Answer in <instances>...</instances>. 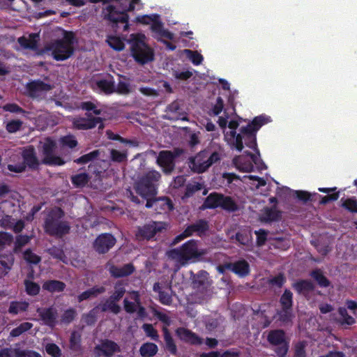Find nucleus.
I'll return each instance as SVG.
<instances>
[{
    "mask_svg": "<svg viewBox=\"0 0 357 357\" xmlns=\"http://www.w3.org/2000/svg\"><path fill=\"white\" fill-rule=\"evenodd\" d=\"M114 236L109 233L100 234L94 241L93 247L99 254L107 253L116 243Z\"/></svg>",
    "mask_w": 357,
    "mask_h": 357,
    "instance_id": "2eb2a0df",
    "label": "nucleus"
},
{
    "mask_svg": "<svg viewBox=\"0 0 357 357\" xmlns=\"http://www.w3.org/2000/svg\"><path fill=\"white\" fill-rule=\"evenodd\" d=\"M70 349L74 351H79L81 350V340L79 335H77L75 332L72 333L70 338Z\"/></svg>",
    "mask_w": 357,
    "mask_h": 357,
    "instance_id": "0e129e2a",
    "label": "nucleus"
},
{
    "mask_svg": "<svg viewBox=\"0 0 357 357\" xmlns=\"http://www.w3.org/2000/svg\"><path fill=\"white\" fill-rule=\"evenodd\" d=\"M142 33L131 34L130 39L131 56L139 65L144 66L155 59V53L145 41Z\"/></svg>",
    "mask_w": 357,
    "mask_h": 357,
    "instance_id": "20e7f679",
    "label": "nucleus"
},
{
    "mask_svg": "<svg viewBox=\"0 0 357 357\" xmlns=\"http://www.w3.org/2000/svg\"><path fill=\"white\" fill-rule=\"evenodd\" d=\"M16 357H42L41 355L32 350L15 349Z\"/></svg>",
    "mask_w": 357,
    "mask_h": 357,
    "instance_id": "774afa93",
    "label": "nucleus"
},
{
    "mask_svg": "<svg viewBox=\"0 0 357 357\" xmlns=\"http://www.w3.org/2000/svg\"><path fill=\"white\" fill-rule=\"evenodd\" d=\"M24 283L28 295L36 296L39 294L40 287L38 284L29 280H25Z\"/></svg>",
    "mask_w": 357,
    "mask_h": 357,
    "instance_id": "603ef678",
    "label": "nucleus"
},
{
    "mask_svg": "<svg viewBox=\"0 0 357 357\" xmlns=\"http://www.w3.org/2000/svg\"><path fill=\"white\" fill-rule=\"evenodd\" d=\"M33 327V324L30 322H23L20 324L17 327L13 328L10 333V335L11 337H18L21 335L22 333L29 331Z\"/></svg>",
    "mask_w": 357,
    "mask_h": 357,
    "instance_id": "09e8293b",
    "label": "nucleus"
},
{
    "mask_svg": "<svg viewBox=\"0 0 357 357\" xmlns=\"http://www.w3.org/2000/svg\"><path fill=\"white\" fill-rule=\"evenodd\" d=\"M53 88V85L45 83L40 79H34L26 84L25 94L32 99L40 100L45 99L47 93L52 90Z\"/></svg>",
    "mask_w": 357,
    "mask_h": 357,
    "instance_id": "6e6552de",
    "label": "nucleus"
},
{
    "mask_svg": "<svg viewBox=\"0 0 357 357\" xmlns=\"http://www.w3.org/2000/svg\"><path fill=\"white\" fill-rule=\"evenodd\" d=\"M282 218V213L276 209L267 208L261 217V220L265 222L279 221Z\"/></svg>",
    "mask_w": 357,
    "mask_h": 357,
    "instance_id": "4c0bfd02",
    "label": "nucleus"
},
{
    "mask_svg": "<svg viewBox=\"0 0 357 357\" xmlns=\"http://www.w3.org/2000/svg\"><path fill=\"white\" fill-rule=\"evenodd\" d=\"M162 222L153 221L151 223L146 224L138 227L136 232V238L139 241L150 240L153 238L158 232L165 229Z\"/></svg>",
    "mask_w": 357,
    "mask_h": 357,
    "instance_id": "ddd939ff",
    "label": "nucleus"
},
{
    "mask_svg": "<svg viewBox=\"0 0 357 357\" xmlns=\"http://www.w3.org/2000/svg\"><path fill=\"white\" fill-rule=\"evenodd\" d=\"M95 84L98 89L105 94H112L115 92L114 82L113 80L101 79L96 80Z\"/></svg>",
    "mask_w": 357,
    "mask_h": 357,
    "instance_id": "72a5a7b5",
    "label": "nucleus"
},
{
    "mask_svg": "<svg viewBox=\"0 0 357 357\" xmlns=\"http://www.w3.org/2000/svg\"><path fill=\"white\" fill-rule=\"evenodd\" d=\"M66 285L63 282L56 280H49L43 284V289L50 293L62 292L64 291Z\"/></svg>",
    "mask_w": 357,
    "mask_h": 357,
    "instance_id": "cd10ccee",
    "label": "nucleus"
},
{
    "mask_svg": "<svg viewBox=\"0 0 357 357\" xmlns=\"http://www.w3.org/2000/svg\"><path fill=\"white\" fill-rule=\"evenodd\" d=\"M142 328L146 336L151 337L154 341L159 340V335L158 331L151 324H144Z\"/></svg>",
    "mask_w": 357,
    "mask_h": 357,
    "instance_id": "4d7b16f0",
    "label": "nucleus"
},
{
    "mask_svg": "<svg viewBox=\"0 0 357 357\" xmlns=\"http://www.w3.org/2000/svg\"><path fill=\"white\" fill-rule=\"evenodd\" d=\"M341 206L352 213H357V199L351 197L342 201Z\"/></svg>",
    "mask_w": 357,
    "mask_h": 357,
    "instance_id": "5fc2aeb1",
    "label": "nucleus"
},
{
    "mask_svg": "<svg viewBox=\"0 0 357 357\" xmlns=\"http://www.w3.org/2000/svg\"><path fill=\"white\" fill-rule=\"evenodd\" d=\"M220 208L229 211L234 212L238 210V206L236 202L229 196L222 195Z\"/></svg>",
    "mask_w": 357,
    "mask_h": 357,
    "instance_id": "ea45409f",
    "label": "nucleus"
},
{
    "mask_svg": "<svg viewBox=\"0 0 357 357\" xmlns=\"http://www.w3.org/2000/svg\"><path fill=\"white\" fill-rule=\"evenodd\" d=\"M23 160L22 163L26 165V168L31 170H38L42 162L37 157L36 149L33 145H29L23 147L21 152Z\"/></svg>",
    "mask_w": 357,
    "mask_h": 357,
    "instance_id": "4468645a",
    "label": "nucleus"
},
{
    "mask_svg": "<svg viewBox=\"0 0 357 357\" xmlns=\"http://www.w3.org/2000/svg\"><path fill=\"white\" fill-rule=\"evenodd\" d=\"M23 122L19 119L11 120L6 126V129L9 133H14L20 130L22 126Z\"/></svg>",
    "mask_w": 357,
    "mask_h": 357,
    "instance_id": "680f3d73",
    "label": "nucleus"
},
{
    "mask_svg": "<svg viewBox=\"0 0 357 357\" xmlns=\"http://www.w3.org/2000/svg\"><path fill=\"white\" fill-rule=\"evenodd\" d=\"M161 174L156 170H150L145 173L136 183L135 190L144 199L157 194L158 181Z\"/></svg>",
    "mask_w": 357,
    "mask_h": 357,
    "instance_id": "423d86ee",
    "label": "nucleus"
},
{
    "mask_svg": "<svg viewBox=\"0 0 357 357\" xmlns=\"http://www.w3.org/2000/svg\"><path fill=\"white\" fill-rule=\"evenodd\" d=\"M155 20L151 24V31L155 34L154 36L158 40H160V38H165L169 40L174 38V34L169 30L164 28L162 22L160 20V15L154 14Z\"/></svg>",
    "mask_w": 357,
    "mask_h": 357,
    "instance_id": "aec40b11",
    "label": "nucleus"
},
{
    "mask_svg": "<svg viewBox=\"0 0 357 357\" xmlns=\"http://www.w3.org/2000/svg\"><path fill=\"white\" fill-rule=\"evenodd\" d=\"M36 312L39 317V321L45 326L54 328L58 324L59 313L56 308L53 306L48 307H38Z\"/></svg>",
    "mask_w": 357,
    "mask_h": 357,
    "instance_id": "f8f14e48",
    "label": "nucleus"
},
{
    "mask_svg": "<svg viewBox=\"0 0 357 357\" xmlns=\"http://www.w3.org/2000/svg\"><path fill=\"white\" fill-rule=\"evenodd\" d=\"M268 342L277 346L275 352L278 357H285L289 350V342L285 339V333L283 330L271 331L267 336Z\"/></svg>",
    "mask_w": 357,
    "mask_h": 357,
    "instance_id": "9d476101",
    "label": "nucleus"
},
{
    "mask_svg": "<svg viewBox=\"0 0 357 357\" xmlns=\"http://www.w3.org/2000/svg\"><path fill=\"white\" fill-rule=\"evenodd\" d=\"M185 52L194 65L198 66L202 63L204 58L200 53L191 50H185Z\"/></svg>",
    "mask_w": 357,
    "mask_h": 357,
    "instance_id": "6e6d98bb",
    "label": "nucleus"
},
{
    "mask_svg": "<svg viewBox=\"0 0 357 357\" xmlns=\"http://www.w3.org/2000/svg\"><path fill=\"white\" fill-rule=\"evenodd\" d=\"M294 193L296 195V197L298 200L302 201L304 203L314 201V197H320V195L317 193L314 192L313 194H311L304 190H296Z\"/></svg>",
    "mask_w": 357,
    "mask_h": 357,
    "instance_id": "8fccbe9b",
    "label": "nucleus"
},
{
    "mask_svg": "<svg viewBox=\"0 0 357 357\" xmlns=\"http://www.w3.org/2000/svg\"><path fill=\"white\" fill-rule=\"evenodd\" d=\"M60 145L63 148L75 149L78 145V142L73 135H67L59 139Z\"/></svg>",
    "mask_w": 357,
    "mask_h": 357,
    "instance_id": "58836bf2",
    "label": "nucleus"
},
{
    "mask_svg": "<svg viewBox=\"0 0 357 357\" xmlns=\"http://www.w3.org/2000/svg\"><path fill=\"white\" fill-rule=\"evenodd\" d=\"M105 291L106 289L103 286H94L78 295L77 301L79 303H81L91 297H97L99 294L105 293Z\"/></svg>",
    "mask_w": 357,
    "mask_h": 357,
    "instance_id": "bb28decb",
    "label": "nucleus"
},
{
    "mask_svg": "<svg viewBox=\"0 0 357 357\" xmlns=\"http://www.w3.org/2000/svg\"><path fill=\"white\" fill-rule=\"evenodd\" d=\"M205 254L204 250L199 249L198 241L195 239H190L180 247L167 252L168 258L174 261L179 266H186L189 264L199 261Z\"/></svg>",
    "mask_w": 357,
    "mask_h": 357,
    "instance_id": "f257e3e1",
    "label": "nucleus"
},
{
    "mask_svg": "<svg viewBox=\"0 0 357 357\" xmlns=\"http://www.w3.org/2000/svg\"><path fill=\"white\" fill-rule=\"evenodd\" d=\"M89 176L86 173H80L71 177L73 185L77 188H82L89 182Z\"/></svg>",
    "mask_w": 357,
    "mask_h": 357,
    "instance_id": "c03bdc74",
    "label": "nucleus"
},
{
    "mask_svg": "<svg viewBox=\"0 0 357 357\" xmlns=\"http://www.w3.org/2000/svg\"><path fill=\"white\" fill-rule=\"evenodd\" d=\"M135 8V5L131 2L126 9L122 10H119L114 5H109L103 10L104 18L109 21L113 27L118 26L119 24H124L123 30L127 31L129 29V15L128 13L134 11Z\"/></svg>",
    "mask_w": 357,
    "mask_h": 357,
    "instance_id": "0eeeda50",
    "label": "nucleus"
},
{
    "mask_svg": "<svg viewBox=\"0 0 357 357\" xmlns=\"http://www.w3.org/2000/svg\"><path fill=\"white\" fill-rule=\"evenodd\" d=\"M294 289L298 293L310 292L314 290V284L308 280H299L293 284Z\"/></svg>",
    "mask_w": 357,
    "mask_h": 357,
    "instance_id": "f704fd0d",
    "label": "nucleus"
},
{
    "mask_svg": "<svg viewBox=\"0 0 357 357\" xmlns=\"http://www.w3.org/2000/svg\"><path fill=\"white\" fill-rule=\"evenodd\" d=\"M229 135L234 139V145L237 151L241 152L243 149V137L241 134H236V130H231Z\"/></svg>",
    "mask_w": 357,
    "mask_h": 357,
    "instance_id": "bf43d9fd",
    "label": "nucleus"
},
{
    "mask_svg": "<svg viewBox=\"0 0 357 357\" xmlns=\"http://www.w3.org/2000/svg\"><path fill=\"white\" fill-rule=\"evenodd\" d=\"M14 264V257L12 254L0 255V279L6 276Z\"/></svg>",
    "mask_w": 357,
    "mask_h": 357,
    "instance_id": "393cba45",
    "label": "nucleus"
},
{
    "mask_svg": "<svg viewBox=\"0 0 357 357\" xmlns=\"http://www.w3.org/2000/svg\"><path fill=\"white\" fill-rule=\"evenodd\" d=\"M46 352L52 357H61V350L54 343H49L45 346Z\"/></svg>",
    "mask_w": 357,
    "mask_h": 357,
    "instance_id": "338daca9",
    "label": "nucleus"
},
{
    "mask_svg": "<svg viewBox=\"0 0 357 357\" xmlns=\"http://www.w3.org/2000/svg\"><path fill=\"white\" fill-rule=\"evenodd\" d=\"M280 303L281 307L292 308L293 307V294L289 290L286 289L280 298Z\"/></svg>",
    "mask_w": 357,
    "mask_h": 357,
    "instance_id": "79ce46f5",
    "label": "nucleus"
},
{
    "mask_svg": "<svg viewBox=\"0 0 357 357\" xmlns=\"http://www.w3.org/2000/svg\"><path fill=\"white\" fill-rule=\"evenodd\" d=\"M155 209L159 213H166L174 209V204L168 197H161L155 199Z\"/></svg>",
    "mask_w": 357,
    "mask_h": 357,
    "instance_id": "a878e982",
    "label": "nucleus"
},
{
    "mask_svg": "<svg viewBox=\"0 0 357 357\" xmlns=\"http://www.w3.org/2000/svg\"><path fill=\"white\" fill-rule=\"evenodd\" d=\"M38 34L31 33L29 35V38L24 36L19 38L18 43L25 49L36 50L38 48Z\"/></svg>",
    "mask_w": 357,
    "mask_h": 357,
    "instance_id": "2f4dec72",
    "label": "nucleus"
},
{
    "mask_svg": "<svg viewBox=\"0 0 357 357\" xmlns=\"http://www.w3.org/2000/svg\"><path fill=\"white\" fill-rule=\"evenodd\" d=\"M158 351V346L153 342L144 343L139 348V354L142 357H153Z\"/></svg>",
    "mask_w": 357,
    "mask_h": 357,
    "instance_id": "e433bc0d",
    "label": "nucleus"
},
{
    "mask_svg": "<svg viewBox=\"0 0 357 357\" xmlns=\"http://www.w3.org/2000/svg\"><path fill=\"white\" fill-rule=\"evenodd\" d=\"M287 279L284 273H280L277 275L268 280V284L271 287L281 288L286 282Z\"/></svg>",
    "mask_w": 357,
    "mask_h": 357,
    "instance_id": "864d4df0",
    "label": "nucleus"
},
{
    "mask_svg": "<svg viewBox=\"0 0 357 357\" xmlns=\"http://www.w3.org/2000/svg\"><path fill=\"white\" fill-rule=\"evenodd\" d=\"M106 134H107V138L109 139L119 141L123 144H128L133 146H137L138 145L137 142L123 138L121 136H120L119 135L114 133L111 130H107Z\"/></svg>",
    "mask_w": 357,
    "mask_h": 357,
    "instance_id": "3c124183",
    "label": "nucleus"
},
{
    "mask_svg": "<svg viewBox=\"0 0 357 357\" xmlns=\"http://www.w3.org/2000/svg\"><path fill=\"white\" fill-rule=\"evenodd\" d=\"M277 314L279 321L284 324L291 322L294 317L292 308L281 307V309L278 311Z\"/></svg>",
    "mask_w": 357,
    "mask_h": 357,
    "instance_id": "49530a36",
    "label": "nucleus"
},
{
    "mask_svg": "<svg viewBox=\"0 0 357 357\" xmlns=\"http://www.w3.org/2000/svg\"><path fill=\"white\" fill-rule=\"evenodd\" d=\"M243 139H244L245 144L248 147L256 151L258 155H259V151L257 149L256 134L243 137Z\"/></svg>",
    "mask_w": 357,
    "mask_h": 357,
    "instance_id": "052dcab7",
    "label": "nucleus"
},
{
    "mask_svg": "<svg viewBox=\"0 0 357 357\" xmlns=\"http://www.w3.org/2000/svg\"><path fill=\"white\" fill-rule=\"evenodd\" d=\"M175 332L177 337L185 343L192 345H201L204 342V340L202 337L188 328L179 327Z\"/></svg>",
    "mask_w": 357,
    "mask_h": 357,
    "instance_id": "6ab92c4d",
    "label": "nucleus"
},
{
    "mask_svg": "<svg viewBox=\"0 0 357 357\" xmlns=\"http://www.w3.org/2000/svg\"><path fill=\"white\" fill-rule=\"evenodd\" d=\"M13 241V236L6 231H0V252L6 245H10Z\"/></svg>",
    "mask_w": 357,
    "mask_h": 357,
    "instance_id": "13d9d810",
    "label": "nucleus"
},
{
    "mask_svg": "<svg viewBox=\"0 0 357 357\" xmlns=\"http://www.w3.org/2000/svg\"><path fill=\"white\" fill-rule=\"evenodd\" d=\"M106 268L110 275L114 278L127 277L135 271V268L132 263L126 264L123 266L119 267L109 261L106 264Z\"/></svg>",
    "mask_w": 357,
    "mask_h": 357,
    "instance_id": "a211bd4d",
    "label": "nucleus"
},
{
    "mask_svg": "<svg viewBox=\"0 0 357 357\" xmlns=\"http://www.w3.org/2000/svg\"><path fill=\"white\" fill-rule=\"evenodd\" d=\"M56 149V144L54 140L50 137L45 139L42 146V153L43 158L42 163L46 165H63L65 162L62 158L54 155Z\"/></svg>",
    "mask_w": 357,
    "mask_h": 357,
    "instance_id": "1a4fd4ad",
    "label": "nucleus"
},
{
    "mask_svg": "<svg viewBox=\"0 0 357 357\" xmlns=\"http://www.w3.org/2000/svg\"><path fill=\"white\" fill-rule=\"evenodd\" d=\"M125 283L121 280H118L114 286V290L113 294L109 297L111 307L112 310H117L121 308L120 305L117 303L124 296L126 293Z\"/></svg>",
    "mask_w": 357,
    "mask_h": 357,
    "instance_id": "4be33fe9",
    "label": "nucleus"
},
{
    "mask_svg": "<svg viewBox=\"0 0 357 357\" xmlns=\"http://www.w3.org/2000/svg\"><path fill=\"white\" fill-rule=\"evenodd\" d=\"M220 160L221 154L218 151L211 153L208 150L205 149L199 151L195 156L190 157L188 165L193 172L202 174Z\"/></svg>",
    "mask_w": 357,
    "mask_h": 357,
    "instance_id": "39448f33",
    "label": "nucleus"
},
{
    "mask_svg": "<svg viewBox=\"0 0 357 357\" xmlns=\"http://www.w3.org/2000/svg\"><path fill=\"white\" fill-rule=\"evenodd\" d=\"M231 271L239 277L244 278L250 273V265L245 259L230 263Z\"/></svg>",
    "mask_w": 357,
    "mask_h": 357,
    "instance_id": "5701e85b",
    "label": "nucleus"
},
{
    "mask_svg": "<svg viewBox=\"0 0 357 357\" xmlns=\"http://www.w3.org/2000/svg\"><path fill=\"white\" fill-rule=\"evenodd\" d=\"M108 45L111 48L116 51H122L125 48L123 41L117 36H110L107 38Z\"/></svg>",
    "mask_w": 357,
    "mask_h": 357,
    "instance_id": "de8ad7c7",
    "label": "nucleus"
},
{
    "mask_svg": "<svg viewBox=\"0 0 357 357\" xmlns=\"http://www.w3.org/2000/svg\"><path fill=\"white\" fill-rule=\"evenodd\" d=\"M340 318L336 321L342 326H351L356 323L355 319L349 314L347 309L344 307H340L337 309Z\"/></svg>",
    "mask_w": 357,
    "mask_h": 357,
    "instance_id": "7c9ffc66",
    "label": "nucleus"
},
{
    "mask_svg": "<svg viewBox=\"0 0 357 357\" xmlns=\"http://www.w3.org/2000/svg\"><path fill=\"white\" fill-rule=\"evenodd\" d=\"M64 211L59 207L52 208L46 215L44 222V230L51 236L62 238L69 234L70 227L68 222L63 221Z\"/></svg>",
    "mask_w": 357,
    "mask_h": 357,
    "instance_id": "7ed1b4c3",
    "label": "nucleus"
},
{
    "mask_svg": "<svg viewBox=\"0 0 357 357\" xmlns=\"http://www.w3.org/2000/svg\"><path fill=\"white\" fill-rule=\"evenodd\" d=\"M29 306V303L26 301H13L10 303L8 310L9 314L16 315L20 312H26Z\"/></svg>",
    "mask_w": 357,
    "mask_h": 357,
    "instance_id": "473e14b6",
    "label": "nucleus"
},
{
    "mask_svg": "<svg viewBox=\"0 0 357 357\" xmlns=\"http://www.w3.org/2000/svg\"><path fill=\"white\" fill-rule=\"evenodd\" d=\"M121 351L120 346L109 339H102L100 343L93 348L96 357H112L115 354Z\"/></svg>",
    "mask_w": 357,
    "mask_h": 357,
    "instance_id": "9b49d317",
    "label": "nucleus"
},
{
    "mask_svg": "<svg viewBox=\"0 0 357 357\" xmlns=\"http://www.w3.org/2000/svg\"><path fill=\"white\" fill-rule=\"evenodd\" d=\"M268 122V118L263 115H260L255 117L251 121L250 124L252 126H253L254 130L257 132L262 126L267 123Z\"/></svg>",
    "mask_w": 357,
    "mask_h": 357,
    "instance_id": "69168bd1",
    "label": "nucleus"
},
{
    "mask_svg": "<svg viewBox=\"0 0 357 357\" xmlns=\"http://www.w3.org/2000/svg\"><path fill=\"white\" fill-rule=\"evenodd\" d=\"M110 160L112 162L121 163L128 160V151H119L116 149L110 150Z\"/></svg>",
    "mask_w": 357,
    "mask_h": 357,
    "instance_id": "a18cd8bd",
    "label": "nucleus"
},
{
    "mask_svg": "<svg viewBox=\"0 0 357 357\" xmlns=\"http://www.w3.org/2000/svg\"><path fill=\"white\" fill-rule=\"evenodd\" d=\"M77 43L75 34L71 31L63 30V37L50 43L46 50L52 52L56 61H64L74 53V45Z\"/></svg>",
    "mask_w": 357,
    "mask_h": 357,
    "instance_id": "f03ea898",
    "label": "nucleus"
},
{
    "mask_svg": "<svg viewBox=\"0 0 357 357\" xmlns=\"http://www.w3.org/2000/svg\"><path fill=\"white\" fill-rule=\"evenodd\" d=\"M73 123V126L77 130H89L94 128L98 125L99 130H102L105 127L101 117H80L75 119Z\"/></svg>",
    "mask_w": 357,
    "mask_h": 357,
    "instance_id": "dca6fc26",
    "label": "nucleus"
},
{
    "mask_svg": "<svg viewBox=\"0 0 357 357\" xmlns=\"http://www.w3.org/2000/svg\"><path fill=\"white\" fill-rule=\"evenodd\" d=\"M24 259L26 261L27 263L32 264H38L41 260V258L33 252L30 249L24 251Z\"/></svg>",
    "mask_w": 357,
    "mask_h": 357,
    "instance_id": "e2e57ef3",
    "label": "nucleus"
},
{
    "mask_svg": "<svg viewBox=\"0 0 357 357\" xmlns=\"http://www.w3.org/2000/svg\"><path fill=\"white\" fill-rule=\"evenodd\" d=\"M100 155L99 150H94L89 153L84 154L79 158L75 160V162L79 165L87 164L89 162L93 161L97 159Z\"/></svg>",
    "mask_w": 357,
    "mask_h": 357,
    "instance_id": "37998d69",
    "label": "nucleus"
},
{
    "mask_svg": "<svg viewBox=\"0 0 357 357\" xmlns=\"http://www.w3.org/2000/svg\"><path fill=\"white\" fill-rule=\"evenodd\" d=\"M310 275L317 282L320 287L326 288L331 285L330 280L324 275L323 271L320 268L312 270Z\"/></svg>",
    "mask_w": 357,
    "mask_h": 357,
    "instance_id": "c756f323",
    "label": "nucleus"
},
{
    "mask_svg": "<svg viewBox=\"0 0 357 357\" xmlns=\"http://www.w3.org/2000/svg\"><path fill=\"white\" fill-rule=\"evenodd\" d=\"M222 194L211 192L205 199L201 209H214L220 207Z\"/></svg>",
    "mask_w": 357,
    "mask_h": 357,
    "instance_id": "b1692460",
    "label": "nucleus"
},
{
    "mask_svg": "<svg viewBox=\"0 0 357 357\" xmlns=\"http://www.w3.org/2000/svg\"><path fill=\"white\" fill-rule=\"evenodd\" d=\"M156 162L165 174H170L175 168V160L172 158V153L168 150L159 152Z\"/></svg>",
    "mask_w": 357,
    "mask_h": 357,
    "instance_id": "f3484780",
    "label": "nucleus"
},
{
    "mask_svg": "<svg viewBox=\"0 0 357 357\" xmlns=\"http://www.w3.org/2000/svg\"><path fill=\"white\" fill-rule=\"evenodd\" d=\"M204 187V183L196 181L189 182L185 188V192L182 196V199H188L192 197L197 192L202 190Z\"/></svg>",
    "mask_w": 357,
    "mask_h": 357,
    "instance_id": "c85d7f7f",
    "label": "nucleus"
},
{
    "mask_svg": "<svg viewBox=\"0 0 357 357\" xmlns=\"http://www.w3.org/2000/svg\"><path fill=\"white\" fill-rule=\"evenodd\" d=\"M162 332L164 335V340L165 342L166 349L172 355H176L177 353V347L174 341L173 337L169 329L167 327L162 328Z\"/></svg>",
    "mask_w": 357,
    "mask_h": 357,
    "instance_id": "c9c22d12",
    "label": "nucleus"
},
{
    "mask_svg": "<svg viewBox=\"0 0 357 357\" xmlns=\"http://www.w3.org/2000/svg\"><path fill=\"white\" fill-rule=\"evenodd\" d=\"M191 274L192 284L194 288H199L205 284L206 275H208L206 271H200L197 274H194L191 272Z\"/></svg>",
    "mask_w": 357,
    "mask_h": 357,
    "instance_id": "a19ab883",
    "label": "nucleus"
},
{
    "mask_svg": "<svg viewBox=\"0 0 357 357\" xmlns=\"http://www.w3.org/2000/svg\"><path fill=\"white\" fill-rule=\"evenodd\" d=\"M185 229L189 236L195 234L197 236L202 237L209 230V224L205 219H199L194 223L188 225Z\"/></svg>",
    "mask_w": 357,
    "mask_h": 357,
    "instance_id": "412c9836",
    "label": "nucleus"
}]
</instances>
